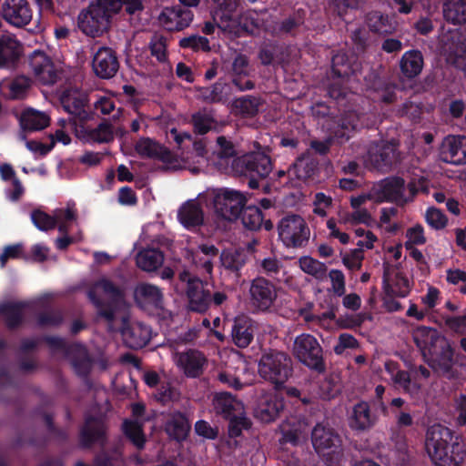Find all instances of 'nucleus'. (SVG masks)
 Segmentation results:
<instances>
[{
	"mask_svg": "<svg viewBox=\"0 0 466 466\" xmlns=\"http://www.w3.org/2000/svg\"><path fill=\"white\" fill-rule=\"evenodd\" d=\"M413 341L424 358H430V365L440 375L453 378V352L449 341L437 329L418 327L412 332Z\"/></svg>",
	"mask_w": 466,
	"mask_h": 466,
	"instance_id": "obj_1",
	"label": "nucleus"
},
{
	"mask_svg": "<svg viewBox=\"0 0 466 466\" xmlns=\"http://www.w3.org/2000/svg\"><path fill=\"white\" fill-rule=\"evenodd\" d=\"M426 451L438 466H461L466 453L463 445L454 440L452 432L446 427L435 424L426 433Z\"/></svg>",
	"mask_w": 466,
	"mask_h": 466,
	"instance_id": "obj_2",
	"label": "nucleus"
},
{
	"mask_svg": "<svg viewBox=\"0 0 466 466\" xmlns=\"http://www.w3.org/2000/svg\"><path fill=\"white\" fill-rule=\"evenodd\" d=\"M121 7V0H95L79 14L78 26L86 35L100 36L108 31L111 17Z\"/></svg>",
	"mask_w": 466,
	"mask_h": 466,
	"instance_id": "obj_3",
	"label": "nucleus"
},
{
	"mask_svg": "<svg viewBox=\"0 0 466 466\" xmlns=\"http://www.w3.org/2000/svg\"><path fill=\"white\" fill-rule=\"evenodd\" d=\"M312 447L322 460L329 464H339L344 456V444L340 434L329 423H317L310 434Z\"/></svg>",
	"mask_w": 466,
	"mask_h": 466,
	"instance_id": "obj_4",
	"label": "nucleus"
},
{
	"mask_svg": "<svg viewBox=\"0 0 466 466\" xmlns=\"http://www.w3.org/2000/svg\"><path fill=\"white\" fill-rule=\"evenodd\" d=\"M88 297L96 307L98 316L105 319L111 329L116 314L124 302L123 290L111 280L102 279L93 285Z\"/></svg>",
	"mask_w": 466,
	"mask_h": 466,
	"instance_id": "obj_5",
	"label": "nucleus"
},
{
	"mask_svg": "<svg viewBox=\"0 0 466 466\" xmlns=\"http://www.w3.org/2000/svg\"><path fill=\"white\" fill-rule=\"evenodd\" d=\"M259 375L276 385L284 384L292 374V360L286 353L270 351L262 355Z\"/></svg>",
	"mask_w": 466,
	"mask_h": 466,
	"instance_id": "obj_6",
	"label": "nucleus"
},
{
	"mask_svg": "<svg viewBox=\"0 0 466 466\" xmlns=\"http://www.w3.org/2000/svg\"><path fill=\"white\" fill-rule=\"evenodd\" d=\"M293 356L302 364L319 373L326 370L323 350L315 337L310 334L298 336L292 348Z\"/></svg>",
	"mask_w": 466,
	"mask_h": 466,
	"instance_id": "obj_7",
	"label": "nucleus"
},
{
	"mask_svg": "<svg viewBox=\"0 0 466 466\" xmlns=\"http://www.w3.org/2000/svg\"><path fill=\"white\" fill-rule=\"evenodd\" d=\"M278 233L289 248H300L309 239L310 230L305 219L298 214L283 217L278 224Z\"/></svg>",
	"mask_w": 466,
	"mask_h": 466,
	"instance_id": "obj_8",
	"label": "nucleus"
},
{
	"mask_svg": "<svg viewBox=\"0 0 466 466\" xmlns=\"http://www.w3.org/2000/svg\"><path fill=\"white\" fill-rule=\"evenodd\" d=\"M399 143L395 140L374 143L369 147L366 165L379 171H388L400 162Z\"/></svg>",
	"mask_w": 466,
	"mask_h": 466,
	"instance_id": "obj_9",
	"label": "nucleus"
},
{
	"mask_svg": "<svg viewBox=\"0 0 466 466\" xmlns=\"http://www.w3.org/2000/svg\"><path fill=\"white\" fill-rule=\"evenodd\" d=\"M178 279L187 284L186 294L188 299V309L192 311L206 312L211 303V294L208 284L198 277H192L184 270L178 274Z\"/></svg>",
	"mask_w": 466,
	"mask_h": 466,
	"instance_id": "obj_10",
	"label": "nucleus"
},
{
	"mask_svg": "<svg viewBox=\"0 0 466 466\" xmlns=\"http://www.w3.org/2000/svg\"><path fill=\"white\" fill-rule=\"evenodd\" d=\"M246 201V197L238 191H221L214 198L215 212L223 219L236 220L241 214Z\"/></svg>",
	"mask_w": 466,
	"mask_h": 466,
	"instance_id": "obj_11",
	"label": "nucleus"
},
{
	"mask_svg": "<svg viewBox=\"0 0 466 466\" xmlns=\"http://www.w3.org/2000/svg\"><path fill=\"white\" fill-rule=\"evenodd\" d=\"M233 167L245 175H256L259 178H265L272 171V163L268 155L258 151L238 157L233 162Z\"/></svg>",
	"mask_w": 466,
	"mask_h": 466,
	"instance_id": "obj_12",
	"label": "nucleus"
},
{
	"mask_svg": "<svg viewBox=\"0 0 466 466\" xmlns=\"http://www.w3.org/2000/svg\"><path fill=\"white\" fill-rule=\"evenodd\" d=\"M107 427L101 418L86 416L79 431V446L90 449L95 444L104 447L106 443Z\"/></svg>",
	"mask_w": 466,
	"mask_h": 466,
	"instance_id": "obj_13",
	"label": "nucleus"
},
{
	"mask_svg": "<svg viewBox=\"0 0 466 466\" xmlns=\"http://www.w3.org/2000/svg\"><path fill=\"white\" fill-rule=\"evenodd\" d=\"M283 407L282 399L275 392L261 391L256 399L254 416L263 422H270L279 417Z\"/></svg>",
	"mask_w": 466,
	"mask_h": 466,
	"instance_id": "obj_14",
	"label": "nucleus"
},
{
	"mask_svg": "<svg viewBox=\"0 0 466 466\" xmlns=\"http://www.w3.org/2000/svg\"><path fill=\"white\" fill-rule=\"evenodd\" d=\"M31 67L35 82L42 85H53L58 79V72L52 60L43 52L31 54Z\"/></svg>",
	"mask_w": 466,
	"mask_h": 466,
	"instance_id": "obj_15",
	"label": "nucleus"
},
{
	"mask_svg": "<svg viewBox=\"0 0 466 466\" xmlns=\"http://www.w3.org/2000/svg\"><path fill=\"white\" fill-rule=\"evenodd\" d=\"M95 74L102 79L112 78L119 69L116 52L109 47H100L92 61Z\"/></svg>",
	"mask_w": 466,
	"mask_h": 466,
	"instance_id": "obj_16",
	"label": "nucleus"
},
{
	"mask_svg": "<svg viewBox=\"0 0 466 466\" xmlns=\"http://www.w3.org/2000/svg\"><path fill=\"white\" fill-rule=\"evenodd\" d=\"M192 20V12L180 5L166 7L158 16L160 25L168 31H181L187 27Z\"/></svg>",
	"mask_w": 466,
	"mask_h": 466,
	"instance_id": "obj_17",
	"label": "nucleus"
},
{
	"mask_svg": "<svg viewBox=\"0 0 466 466\" xmlns=\"http://www.w3.org/2000/svg\"><path fill=\"white\" fill-rule=\"evenodd\" d=\"M249 294L253 305L262 310L268 309L277 298L275 286L261 277L252 280Z\"/></svg>",
	"mask_w": 466,
	"mask_h": 466,
	"instance_id": "obj_18",
	"label": "nucleus"
},
{
	"mask_svg": "<svg viewBox=\"0 0 466 466\" xmlns=\"http://www.w3.org/2000/svg\"><path fill=\"white\" fill-rule=\"evenodd\" d=\"M440 157L446 163L466 164V137L460 136L447 137L441 144Z\"/></svg>",
	"mask_w": 466,
	"mask_h": 466,
	"instance_id": "obj_19",
	"label": "nucleus"
},
{
	"mask_svg": "<svg viewBox=\"0 0 466 466\" xmlns=\"http://www.w3.org/2000/svg\"><path fill=\"white\" fill-rule=\"evenodd\" d=\"M405 180L400 177H390L381 181L380 189L375 192L376 202L390 201L405 205Z\"/></svg>",
	"mask_w": 466,
	"mask_h": 466,
	"instance_id": "obj_20",
	"label": "nucleus"
},
{
	"mask_svg": "<svg viewBox=\"0 0 466 466\" xmlns=\"http://www.w3.org/2000/svg\"><path fill=\"white\" fill-rule=\"evenodd\" d=\"M176 360L178 367L189 378L199 377L203 373L204 366L208 361L205 355L197 350L177 353Z\"/></svg>",
	"mask_w": 466,
	"mask_h": 466,
	"instance_id": "obj_21",
	"label": "nucleus"
},
{
	"mask_svg": "<svg viewBox=\"0 0 466 466\" xmlns=\"http://www.w3.org/2000/svg\"><path fill=\"white\" fill-rule=\"evenodd\" d=\"M443 55L449 65L466 71V43L461 35H452L445 42Z\"/></svg>",
	"mask_w": 466,
	"mask_h": 466,
	"instance_id": "obj_22",
	"label": "nucleus"
},
{
	"mask_svg": "<svg viewBox=\"0 0 466 466\" xmlns=\"http://www.w3.org/2000/svg\"><path fill=\"white\" fill-rule=\"evenodd\" d=\"M134 299L141 308L153 307L157 309H163V293L161 289L153 284L140 282L134 289Z\"/></svg>",
	"mask_w": 466,
	"mask_h": 466,
	"instance_id": "obj_23",
	"label": "nucleus"
},
{
	"mask_svg": "<svg viewBox=\"0 0 466 466\" xmlns=\"http://www.w3.org/2000/svg\"><path fill=\"white\" fill-rule=\"evenodd\" d=\"M124 343L130 349L145 347L151 338L150 329L141 322H133L121 330Z\"/></svg>",
	"mask_w": 466,
	"mask_h": 466,
	"instance_id": "obj_24",
	"label": "nucleus"
},
{
	"mask_svg": "<svg viewBox=\"0 0 466 466\" xmlns=\"http://www.w3.org/2000/svg\"><path fill=\"white\" fill-rule=\"evenodd\" d=\"M319 171V161L309 152L298 157L295 163L289 168V177H295L297 180L307 181L314 177Z\"/></svg>",
	"mask_w": 466,
	"mask_h": 466,
	"instance_id": "obj_25",
	"label": "nucleus"
},
{
	"mask_svg": "<svg viewBox=\"0 0 466 466\" xmlns=\"http://www.w3.org/2000/svg\"><path fill=\"white\" fill-rule=\"evenodd\" d=\"M66 356L78 376L88 377L92 370L93 361L86 348L79 344L70 345Z\"/></svg>",
	"mask_w": 466,
	"mask_h": 466,
	"instance_id": "obj_26",
	"label": "nucleus"
},
{
	"mask_svg": "<svg viewBox=\"0 0 466 466\" xmlns=\"http://www.w3.org/2000/svg\"><path fill=\"white\" fill-rule=\"evenodd\" d=\"M23 55L21 44L11 35L0 36V67H11Z\"/></svg>",
	"mask_w": 466,
	"mask_h": 466,
	"instance_id": "obj_27",
	"label": "nucleus"
},
{
	"mask_svg": "<svg viewBox=\"0 0 466 466\" xmlns=\"http://www.w3.org/2000/svg\"><path fill=\"white\" fill-rule=\"evenodd\" d=\"M229 74L233 85L240 91L254 88L255 84L253 81L249 79L245 82L242 81L244 77H248L249 76V61L245 55L238 54L234 58Z\"/></svg>",
	"mask_w": 466,
	"mask_h": 466,
	"instance_id": "obj_28",
	"label": "nucleus"
},
{
	"mask_svg": "<svg viewBox=\"0 0 466 466\" xmlns=\"http://www.w3.org/2000/svg\"><path fill=\"white\" fill-rule=\"evenodd\" d=\"M164 260V252L156 248H144L135 257L137 267L147 273L156 272L162 267Z\"/></svg>",
	"mask_w": 466,
	"mask_h": 466,
	"instance_id": "obj_29",
	"label": "nucleus"
},
{
	"mask_svg": "<svg viewBox=\"0 0 466 466\" xmlns=\"http://www.w3.org/2000/svg\"><path fill=\"white\" fill-rule=\"evenodd\" d=\"M218 5L220 9L216 14L218 17L217 25L224 32L237 34L238 30V21L233 14L238 6V1L223 0V2Z\"/></svg>",
	"mask_w": 466,
	"mask_h": 466,
	"instance_id": "obj_30",
	"label": "nucleus"
},
{
	"mask_svg": "<svg viewBox=\"0 0 466 466\" xmlns=\"http://www.w3.org/2000/svg\"><path fill=\"white\" fill-rule=\"evenodd\" d=\"M177 216L181 224L187 228H195L204 224V211L198 199L184 203Z\"/></svg>",
	"mask_w": 466,
	"mask_h": 466,
	"instance_id": "obj_31",
	"label": "nucleus"
},
{
	"mask_svg": "<svg viewBox=\"0 0 466 466\" xmlns=\"http://www.w3.org/2000/svg\"><path fill=\"white\" fill-rule=\"evenodd\" d=\"M190 422L185 413L175 411L169 415L165 424V431L172 440L185 441L190 431Z\"/></svg>",
	"mask_w": 466,
	"mask_h": 466,
	"instance_id": "obj_32",
	"label": "nucleus"
},
{
	"mask_svg": "<svg viewBox=\"0 0 466 466\" xmlns=\"http://www.w3.org/2000/svg\"><path fill=\"white\" fill-rule=\"evenodd\" d=\"M2 12L5 19L15 26L27 24L28 8L26 0H7Z\"/></svg>",
	"mask_w": 466,
	"mask_h": 466,
	"instance_id": "obj_33",
	"label": "nucleus"
},
{
	"mask_svg": "<svg viewBox=\"0 0 466 466\" xmlns=\"http://www.w3.org/2000/svg\"><path fill=\"white\" fill-rule=\"evenodd\" d=\"M424 59L421 52L412 49L405 52L400 60V69L404 77L412 79L422 71Z\"/></svg>",
	"mask_w": 466,
	"mask_h": 466,
	"instance_id": "obj_34",
	"label": "nucleus"
},
{
	"mask_svg": "<svg viewBox=\"0 0 466 466\" xmlns=\"http://www.w3.org/2000/svg\"><path fill=\"white\" fill-rule=\"evenodd\" d=\"M377 420L376 415L371 412L366 401H360L353 407L351 415V427L360 431L371 428Z\"/></svg>",
	"mask_w": 466,
	"mask_h": 466,
	"instance_id": "obj_35",
	"label": "nucleus"
},
{
	"mask_svg": "<svg viewBox=\"0 0 466 466\" xmlns=\"http://www.w3.org/2000/svg\"><path fill=\"white\" fill-rule=\"evenodd\" d=\"M367 24L370 31L381 35H393L398 28L395 20L379 11H372L367 15Z\"/></svg>",
	"mask_w": 466,
	"mask_h": 466,
	"instance_id": "obj_36",
	"label": "nucleus"
},
{
	"mask_svg": "<svg viewBox=\"0 0 466 466\" xmlns=\"http://www.w3.org/2000/svg\"><path fill=\"white\" fill-rule=\"evenodd\" d=\"M213 404L216 411L223 414L227 418L236 414H243V404L229 393L221 392L217 394L214 398Z\"/></svg>",
	"mask_w": 466,
	"mask_h": 466,
	"instance_id": "obj_37",
	"label": "nucleus"
},
{
	"mask_svg": "<svg viewBox=\"0 0 466 466\" xmlns=\"http://www.w3.org/2000/svg\"><path fill=\"white\" fill-rule=\"evenodd\" d=\"M250 327L251 324L248 318L239 316L235 319L232 329V339L238 347L246 348L250 344L253 339V333Z\"/></svg>",
	"mask_w": 466,
	"mask_h": 466,
	"instance_id": "obj_38",
	"label": "nucleus"
},
{
	"mask_svg": "<svg viewBox=\"0 0 466 466\" xmlns=\"http://www.w3.org/2000/svg\"><path fill=\"white\" fill-rule=\"evenodd\" d=\"M262 103V99L258 96H247L236 98L232 106L236 114L243 117H253L258 113Z\"/></svg>",
	"mask_w": 466,
	"mask_h": 466,
	"instance_id": "obj_39",
	"label": "nucleus"
},
{
	"mask_svg": "<svg viewBox=\"0 0 466 466\" xmlns=\"http://www.w3.org/2000/svg\"><path fill=\"white\" fill-rule=\"evenodd\" d=\"M393 269L390 264H384V272H383V289H384V296H383V303L388 311H397L400 309L401 305L399 301L395 299V297H398L395 293H393V287L390 284L391 281V273Z\"/></svg>",
	"mask_w": 466,
	"mask_h": 466,
	"instance_id": "obj_40",
	"label": "nucleus"
},
{
	"mask_svg": "<svg viewBox=\"0 0 466 466\" xmlns=\"http://www.w3.org/2000/svg\"><path fill=\"white\" fill-rule=\"evenodd\" d=\"M220 262L227 270L238 274L245 264V256L237 249H224L220 254Z\"/></svg>",
	"mask_w": 466,
	"mask_h": 466,
	"instance_id": "obj_41",
	"label": "nucleus"
},
{
	"mask_svg": "<svg viewBox=\"0 0 466 466\" xmlns=\"http://www.w3.org/2000/svg\"><path fill=\"white\" fill-rule=\"evenodd\" d=\"M300 268L307 274L314 277L318 280H323L327 277V266L310 257H303L299 259Z\"/></svg>",
	"mask_w": 466,
	"mask_h": 466,
	"instance_id": "obj_42",
	"label": "nucleus"
},
{
	"mask_svg": "<svg viewBox=\"0 0 466 466\" xmlns=\"http://www.w3.org/2000/svg\"><path fill=\"white\" fill-rule=\"evenodd\" d=\"M60 100L63 107L72 115H80L83 111L85 106L84 99L80 97L76 91H65Z\"/></svg>",
	"mask_w": 466,
	"mask_h": 466,
	"instance_id": "obj_43",
	"label": "nucleus"
},
{
	"mask_svg": "<svg viewBox=\"0 0 466 466\" xmlns=\"http://www.w3.org/2000/svg\"><path fill=\"white\" fill-rule=\"evenodd\" d=\"M242 212V223L244 227L250 230H258L263 224V214L259 208L249 206L244 208Z\"/></svg>",
	"mask_w": 466,
	"mask_h": 466,
	"instance_id": "obj_44",
	"label": "nucleus"
},
{
	"mask_svg": "<svg viewBox=\"0 0 466 466\" xmlns=\"http://www.w3.org/2000/svg\"><path fill=\"white\" fill-rule=\"evenodd\" d=\"M163 146L149 138L141 137L135 145L136 152L142 157L157 158Z\"/></svg>",
	"mask_w": 466,
	"mask_h": 466,
	"instance_id": "obj_45",
	"label": "nucleus"
},
{
	"mask_svg": "<svg viewBox=\"0 0 466 466\" xmlns=\"http://www.w3.org/2000/svg\"><path fill=\"white\" fill-rule=\"evenodd\" d=\"M26 309V303L20 301H10L1 307L6 322L9 326L14 327L21 320L22 313Z\"/></svg>",
	"mask_w": 466,
	"mask_h": 466,
	"instance_id": "obj_46",
	"label": "nucleus"
},
{
	"mask_svg": "<svg viewBox=\"0 0 466 466\" xmlns=\"http://www.w3.org/2000/svg\"><path fill=\"white\" fill-rule=\"evenodd\" d=\"M332 73L339 78L348 77L352 72V64L345 53H338L332 57Z\"/></svg>",
	"mask_w": 466,
	"mask_h": 466,
	"instance_id": "obj_47",
	"label": "nucleus"
},
{
	"mask_svg": "<svg viewBox=\"0 0 466 466\" xmlns=\"http://www.w3.org/2000/svg\"><path fill=\"white\" fill-rule=\"evenodd\" d=\"M126 436L139 450L144 448L146 437L142 425L137 421L126 420L123 424Z\"/></svg>",
	"mask_w": 466,
	"mask_h": 466,
	"instance_id": "obj_48",
	"label": "nucleus"
},
{
	"mask_svg": "<svg viewBox=\"0 0 466 466\" xmlns=\"http://www.w3.org/2000/svg\"><path fill=\"white\" fill-rule=\"evenodd\" d=\"M360 116L355 111L345 112L340 120L339 127L335 133V136L339 138L348 140L350 136L346 134V131H354L358 127Z\"/></svg>",
	"mask_w": 466,
	"mask_h": 466,
	"instance_id": "obj_49",
	"label": "nucleus"
},
{
	"mask_svg": "<svg viewBox=\"0 0 466 466\" xmlns=\"http://www.w3.org/2000/svg\"><path fill=\"white\" fill-rule=\"evenodd\" d=\"M0 175L4 181L9 182L14 187V192L8 195L9 198L13 201L17 200L23 194L24 189L15 177L13 167L8 164L0 165Z\"/></svg>",
	"mask_w": 466,
	"mask_h": 466,
	"instance_id": "obj_50",
	"label": "nucleus"
},
{
	"mask_svg": "<svg viewBox=\"0 0 466 466\" xmlns=\"http://www.w3.org/2000/svg\"><path fill=\"white\" fill-rule=\"evenodd\" d=\"M89 140L96 143H108L114 138V131L112 126L105 121L97 126V127L86 131Z\"/></svg>",
	"mask_w": 466,
	"mask_h": 466,
	"instance_id": "obj_51",
	"label": "nucleus"
},
{
	"mask_svg": "<svg viewBox=\"0 0 466 466\" xmlns=\"http://www.w3.org/2000/svg\"><path fill=\"white\" fill-rule=\"evenodd\" d=\"M444 18L453 24H463L466 22V1L460 4L443 6Z\"/></svg>",
	"mask_w": 466,
	"mask_h": 466,
	"instance_id": "obj_52",
	"label": "nucleus"
},
{
	"mask_svg": "<svg viewBox=\"0 0 466 466\" xmlns=\"http://www.w3.org/2000/svg\"><path fill=\"white\" fill-rule=\"evenodd\" d=\"M64 316L59 309L46 310L38 314L36 323L39 327H57L63 323Z\"/></svg>",
	"mask_w": 466,
	"mask_h": 466,
	"instance_id": "obj_53",
	"label": "nucleus"
},
{
	"mask_svg": "<svg viewBox=\"0 0 466 466\" xmlns=\"http://www.w3.org/2000/svg\"><path fill=\"white\" fill-rule=\"evenodd\" d=\"M393 269L391 273L390 284L393 287V293L399 297H405L410 291L409 280L394 267L390 266Z\"/></svg>",
	"mask_w": 466,
	"mask_h": 466,
	"instance_id": "obj_54",
	"label": "nucleus"
},
{
	"mask_svg": "<svg viewBox=\"0 0 466 466\" xmlns=\"http://www.w3.org/2000/svg\"><path fill=\"white\" fill-rule=\"evenodd\" d=\"M198 92L204 102L218 103L222 100L223 86L220 83H215L211 86L198 88Z\"/></svg>",
	"mask_w": 466,
	"mask_h": 466,
	"instance_id": "obj_55",
	"label": "nucleus"
},
{
	"mask_svg": "<svg viewBox=\"0 0 466 466\" xmlns=\"http://www.w3.org/2000/svg\"><path fill=\"white\" fill-rule=\"evenodd\" d=\"M392 380L395 385L400 387L405 392L412 394L420 390V387L416 383L411 384V377L408 371L399 370L393 376Z\"/></svg>",
	"mask_w": 466,
	"mask_h": 466,
	"instance_id": "obj_56",
	"label": "nucleus"
},
{
	"mask_svg": "<svg viewBox=\"0 0 466 466\" xmlns=\"http://www.w3.org/2000/svg\"><path fill=\"white\" fill-rule=\"evenodd\" d=\"M179 45L181 47L191 48L194 51L209 52L211 49L208 38L199 35H190L182 38Z\"/></svg>",
	"mask_w": 466,
	"mask_h": 466,
	"instance_id": "obj_57",
	"label": "nucleus"
},
{
	"mask_svg": "<svg viewBox=\"0 0 466 466\" xmlns=\"http://www.w3.org/2000/svg\"><path fill=\"white\" fill-rule=\"evenodd\" d=\"M192 124L196 133L204 135L208 133L214 123V119L210 115L198 112L192 115Z\"/></svg>",
	"mask_w": 466,
	"mask_h": 466,
	"instance_id": "obj_58",
	"label": "nucleus"
},
{
	"mask_svg": "<svg viewBox=\"0 0 466 466\" xmlns=\"http://www.w3.org/2000/svg\"><path fill=\"white\" fill-rule=\"evenodd\" d=\"M157 159L161 160L165 164L161 167L165 171L178 170L183 168V165L178 157L164 146Z\"/></svg>",
	"mask_w": 466,
	"mask_h": 466,
	"instance_id": "obj_59",
	"label": "nucleus"
},
{
	"mask_svg": "<svg viewBox=\"0 0 466 466\" xmlns=\"http://www.w3.org/2000/svg\"><path fill=\"white\" fill-rule=\"evenodd\" d=\"M425 218L427 223L436 230L443 229L448 223L447 217L440 209L433 207L428 208Z\"/></svg>",
	"mask_w": 466,
	"mask_h": 466,
	"instance_id": "obj_60",
	"label": "nucleus"
},
{
	"mask_svg": "<svg viewBox=\"0 0 466 466\" xmlns=\"http://www.w3.org/2000/svg\"><path fill=\"white\" fill-rule=\"evenodd\" d=\"M149 47L151 55L156 56L158 61L163 62L167 59V45L164 36L158 35H154Z\"/></svg>",
	"mask_w": 466,
	"mask_h": 466,
	"instance_id": "obj_61",
	"label": "nucleus"
},
{
	"mask_svg": "<svg viewBox=\"0 0 466 466\" xmlns=\"http://www.w3.org/2000/svg\"><path fill=\"white\" fill-rule=\"evenodd\" d=\"M241 415L236 414L229 417L228 433L230 437H238L243 429L250 428V421Z\"/></svg>",
	"mask_w": 466,
	"mask_h": 466,
	"instance_id": "obj_62",
	"label": "nucleus"
},
{
	"mask_svg": "<svg viewBox=\"0 0 466 466\" xmlns=\"http://www.w3.org/2000/svg\"><path fill=\"white\" fill-rule=\"evenodd\" d=\"M54 424L53 413L47 410H35L33 415V425L35 431L41 426H46V431Z\"/></svg>",
	"mask_w": 466,
	"mask_h": 466,
	"instance_id": "obj_63",
	"label": "nucleus"
},
{
	"mask_svg": "<svg viewBox=\"0 0 466 466\" xmlns=\"http://www.w3.org/2000/svg\"><path fill=\"white\" fill-rule=\"evenodd\" d=\"M29 87V80L26 76H18L10 85V96L12 98L19 99L26 96Z\"/></svg>",
	"mask_w": 466,
	"mask_h": 466,
	"instance_id": "obj_64",
	"label": "nucleus"
}]
</instances>
